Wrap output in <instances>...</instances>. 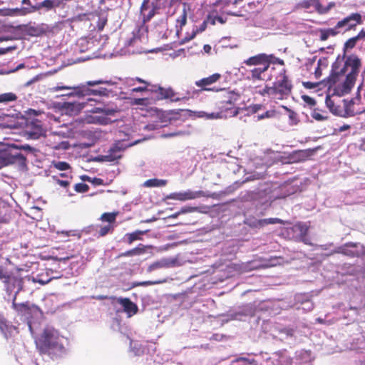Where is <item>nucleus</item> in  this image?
Returning <instances> with one entry per match:
<instances>
[{"instance_id":"f257e3e1","label":"nucleus","mask_w":365,"mask_h":365,"mask_svg":"<svg viewBox=\"0 0 365 365\" xmlns=\"http://www.w3.org/2000/svg\"><path fill=\"white\" fill-rule=\"evenodd\" d=\"M361 68V60L354 54L347 56L343 64L335 61L327 78L329 87H334L341 94L349 93L355 85Z\"/></svg>"},{"instance_id":"f03ea898","label":"nucleus","mask_w":365,"mask_h":365,"mask_svg":"<svg viewBox=\"0 0 365 365\" xmlns=\"http://www.w3.org/2000/svg\"><path fill=\"white\" fill-rule=\"evenodd\" d=\"M35 344L40 355H46L52 360L62 358L66 353L59 333L52 327H46L36 337Z\"/></svg>"},{"instance_id":"7ed1b4c3","label":"nucleus","mask_w":365,"mask_h":365,"mask_svg":"<svg viewBox=\"0 0 365 365\" xmlns=\"http://www.w3.org/2000/svg\"><path fill=\"white\" fill-rule=\"evenodd\" d=\"M243 63L247 66H255L248 71L250 76L247 78L253 82L257 81H263L262 75L267 71L271 63H278L284 65V61L276 57L274 54H267L264 53H258L251 56L243 61Z\"/></svg>"},{"instance_id":"20e7f679","label":"nucleus","mask_w":365,"mask_h":365,"mask_svg":"<svg viewBox=\"0 0 365 365\" xmlns=\"http://www.w3.org/2000/svg\"><path fill=\"white\" fill-rule=\"evenodd\" d=\"M223 91L224 93L220 96V100L218 102L220 111L210 113L200 111L199 112V117H205L207 119H217L237 115L238 110L235 106L237 100V95L233 91H225V89Z\"/></svg>"},{"instance_id":"39448f33","label":"nucleus","mask_w":365,"mask_h":365,"mask_svg":"<svg viewBox=\"0 0 365 365\" xmlns=\"http://www.w3.org/2000/svg\"><path fill=\"white\" fill-rule=\"evenodd\" d=\"M309 228V223L298 222L291 227L287 228L286 233L296 242H302L305 245H312V243L308 236Z\"/></svg>"},{"instance_id":"423d86ee","label":"nucleus","mask_w":365,"mask_h":365,"mask_svg":"<svg viewBox=\"0 0 365 365\" xmlns=\"http://www.w3.org/2000/svg\"><path fill=\"white\" fill-rule=\"evenodd\" d=\"M278 78L279 79L273 83L272 86L275 93V97L282 99L284 96H287L291 93L293 86L289 80L285 69L282 70Z\"/></svg>"},{"instance_id":"0eeeda50","label":"nucleus","mask_w":365,"mask_h":365,"mask_svg":"<svg viewBox=\"0 0 365 365\" xmlns=\"http://www.w3.org/2000/svg\"><path fill=\"white\" fill-rule=\"evenodd\" d=\"M53 91H58L61 90H72L73 91L66 94V96H77L78 98L83 97L86 95H98V96H104L106 94L107 90L106 88L96 90L86 88L85 86H82L81 87H73L68 86H56L52 88Z\"/></svg>"},{"instance_id":"6e6552de","label":"nucleus","mask_w":365,"mask_h":365,"mask_svg":"<svg viewBox=\"0 0 365 365\" xmlns=\"http://www.w3.org/2000/svg\"><path fill=\"white\" fill-rule=\"evenodd\" d=\"M0 280L3 281L7 291L11 292L16 287H18V292L22 289V278L7 272L2 266H0Z\"/></svg>"},{"instance_id":"1a4fd4ad","label":"nucleus","mask_w":365,"mask_h":365,"mask_svg":"<svg viewBox=\"0 0 365 365\" xmlns=\"http://www.w3.org/2000/svg\"><path fill=\"white\" fill-rule=\"evenodd\" d=\"M362 23V16L359 13H352L341 21H339L336 26V29L340 31L342 29H344V31H349L354 29L357 25H360Z\"/></svg>"},{"instance_id":"9d476101","label":"nucleus","mask_w":365,"mask_h":365,"mask_svg":"<svg viewBox=\"0 0 365 365\" xmlns=\"http://www.w3.org/2000/svg\"><path fill=\"white\" fill-rule=\"evenodd\" d=\"M222 78L221 74L218 73H213L210 76L202 78L197 81H195V85L200 88L201 91H215L218 92L220 91H224V88H216L215 87H212L211 86L220 80Z\"/></svg>"},{"instance_id":"9b49d317","label":"nucleus","mask_w":365,"mask_h":365,"mask_svg":"<svg viewBox=\"0 0 365 365\" xmlns=\"http://www.w3.org/2000/svg\"><path fill=\"white\" fill-rule=\"evenodd\" d=\"M46 8V10H51L54 8V2L53 0H44L42 2L35 5L34 6L31 7H21L16 8L12 10V12L15 15L18 16H25L26 14L35 12L37 10L41 9V8Z\"/></svg>"},{"instance_id":"f8f14e48","label":"nucleus","mask_w":365,"mask_h":365,"mask_svg":"<svg viewBox=\"0 0 365 365\" xmlns=\"http://www.w3.org/2000/svg\"><path fill=\"white\" fill-rule=\"evenodd\" d=\"M25 162L26 158L21 153H6L0 155V169L16 163L24 165Z\"/></svg>"},{"instance_id":"ddd939ff","label":"nucleus","mask_w":365,"mask_h":365,"mask_svg":"<svg viewBox=\"0 0 365 365\" xmlns=\"http://www.w3.org/2000/svg\"><path fill=\"white\" fill-rule=\"evenodd\" d=\"M203 195L202 191H192L190 190L180 192H174L171 193L168 198L173 199L180 201H186L190 200H194L198 197H200Z\"/></svg>"},{"instance_id":"4468645a","label":"nucleus","mask_w":365,"mask_h":365,"mask_svg":"<svg viewBox=\"0 0 365 365\" xmlns=\"http://www.w3.org/2000/svg\"><path fill=\"white\" fill-rule=\"evenodd\" d=\"M19 292L17 291L16 294ZM16 294L14 295L13 302H12V307L15 309L19 314L24 316H29L32 313V310L34 309H37V307L34 304H31L29 302L24 303H16Z\"/></svg>"},{"instance_id":"2eb2a0df","label":"nucleus","mask_w":365,"mask_h":365,"mask_svg":"<svg viewBox=\"0 0 365 365\" xmlns=\"http://www.w3.org/2000/svg\"><path fill=\"white\" fill-rule=\"evenodd\" d=\"M155 6L150 0H143L140 7V14L144 22L149 21L155 15Z\"/></svg>"},{"instance_id":"dca6fc26","label":"nucleus","mask_w":365,"mask_h":365,"mask_svg":"<svg viewBox=\"0 0 365 365\" xmlns=\"http://www.w3.org/2000/svg\"><path fill=\"white\" fill-rule=\"evenodd\" d=\"M84 107V103L76 101L64 102L61 108L69 115L78 114Z\"/></svg>"},{"instance_id":"f3484780","label":"nucleus","mask_w":365,"mask_h":365,"mask_svg":"<svg viewBox=\"0 0 365 365\" xmlns=\"http://www.w3.org/2000/svg\"><path fill=\"white\" fill-rule=\"evenodd\" d=\"M117 301L118 304L123 307L124 312H126L129 316H133L138 312V306L129 298L120 297Z\"/></svg>"},{"instance_id":"a211bd4d","label":"nucleus","mask_w":365,"mask_h":365,"mask_svg":"<svg viewBox=\"0 0 365 365\" xmlns=\"http://www.w3.org/2000/svg\"><path fill=\"white\" fill-rule=\"evenodd\" d=\"M150 91L158 93L160 95V98L161 99H173L175 96V92L172 88H165L157 85H152L150 88Z\"/></svg>"},{"instance_id":"6ab92c4d","label":"nucleus","mask_w":365,"mask_h":365,"mask_svg":"<svg viewBox=\"0 0 365 365\" xmlns=\"http://www.w3.org/2000/svg\"><path fill=\"white\" fill-rule=\"evenodd\" d=\"M11 207L3 201H0V222L7 223L10 221Z\"/></svg>"},{"instance_id":"aec40b11","label":"nucleus","mask_w":365,"mask_h":365,"mask_svg":"<svg viewBox=\"0 0 365 365\" xmlns=\"http://www.w3.org/2000/svg\"><path fill=\"white\" fill-rule=\"evenodd\" d=\"M357 245L356 243H346L343 247H339V253H341L344 255H346L350 257H359V252L356 250H352L351 247H356Z\"/></svg>"},{"instance_id":"412c9836","label":"nucleus","mask_w":365,"mask_h":365,"mask_svg":"<svg viewBox=\"0 0 365 365\" xmlns=\"http://www.w3.org/2000/svg\"><path fill=\"white\" fill-rule=\"evenodd\" d=\"M320 34L319 39L322 41H327L330 36H335L340 33V31L336 29V26L334 28L329 29H320L319 30Z\"/></svg>"},{"instance_id":"4be33fe9","label":"nucleus","mask_w":365,"mask_h":365,"mask_svg":"<svg viewBox=\"0 0 365 365\" xmlns=\"http://www.w3.org/2000/svg\"><path fill=\"white\" fill-rule=\"evenodd\" d=\"M269 224H283V220L277 217L257 220L253 222L252 226L256 228H260Z\"/></svg>"},{"instance_id":"5701e85b","label":"nucleus","mask_w":365,"mask_h":365,"mask_svg":"<svg viewBox=\"0 0 365 365\" xmlns=\"http://www.w3.org/2000/svg\"><path fill=\"white\" fill-rule=\"evenodd\" d=\"M146 232L147 231L135 230V232L130 233H126L124 236L123 240L128 245H131L133 242L136 240H141L142 235H145Z\"/></svg>"},{"instance_id":"b1692460","label":"nucleus","mask_w":365,"mask_h":365,"mask_svg":"<svg viewBox=\"0 0 365 365\" xmlns=\"http://www.w3.org/2000/svg\"><path fill=\"white\" fill-rule=\"evenodd\" d=\"M145 252V247L143 245L140 244L138 247H136L133 249H131V250H127L125 252L120 253L118 256V257L120 258V257H132V256H135V255H140L144 254Z\"/></svg>"},{"instance_id":"393cba45","label":"nucleus","mask_w":365,"mask_h":365,"mask_svg":"<svg viewBox=\"0 0 365 365\" xmlns=\"http://www.w3.org/2000/svg\"><path fill=\"white\" fill-rule=\"evenodd\" d=\"M187 24V11L184 8L182 12L180 14L179 16L176 19V33L177 35L179 36L180 33L182 31V27Z\"/></svg>"},{"instance_id":"a878e982","label":"nucleus","mask_w":365,"mask_h":365,"mask_svg":"<svg viewBox=\"0 0 365 365\" xmlns=\"http://www.w3.org/2000/svg\"><path fill=\"white\" fill-rule=\"evenodd\" d=\"M170 265H171V262L169 259H162L159 261H156V262H153V264H151L148 267V272H152V271L158 269L169 267Z\"/></svg>"},{"instance_id":"bb28decb","label":"nucleus","mask_w":365,"mask_h":365,"mask_svg":"<svg viewBox=\"0 0 365 365\" xmlns=\"http://www.w3.org/2000/svg\"><path fill=\"white\" fill-rule=\"evenodd\" d=\"M118 215V212H104L101 215L100 220L103 222H108V225H113L115 222L116 217Z\"/></svg>"},{"instance_id":"cd10ccee","label":"nucleus","mask_w":365,"mask_h":365,"mask_svg":"<svg viewBox=\"0 0 365 365\" xmlns=\"http://www.w3.org/2000/svg\"><path fill=\"white\" fill-rule=\"evenodd\" d=\"M305 153L302 150H297L293 153H292L289 156V159L291 163H297L300 162L304 160Z\"/></svg>"},{"instance_id":"c85d7f7f","label":"nucleus","mask_w":365,"mask_h":365,"mask_svg":"<svg viewBox=\"0 0 365 365\" xmlns=\"http://www.w3.org/2000/svg\"><path fill=\"white\" fill-rule=\"evenodd\" d=\"M167 184V180H159L156 178L149 179L146 180L144 185L146 187H163Z\"/></svg>"},{"instance_id":"c756f323","label":"nucleus","mask_w":365,"mask_h":365,"mask_svg":"<svg viewBox=\"0 0 365 365\" xmlns=\"http://www.w3.org/2000/svg\"><path fill=\"white\" fill-rule=\"evenodd\" d=\"M120 151L121 149L119 147L114 146L109 150V155L106 157L108 158V160L119 159L121 158V155L119 154Z\"/></svg>"},{"instance_id":"7c9ffc66","label":"nucleus","mask_w":365,"mask_h":365,"mask_svg":"<svg viewBox=\"0 0 365 365\" xmlns=\"http://www.w3.org/2000/svg\"><path fill=\"white\" fill-rule=\"evenodd\" d=\"M17 96L14 93H5L0 94V103H9L16 101Z\"/></svg>"},{"instance_id":"2f4dec72","label":"nucleus","mask_w":365,"mask_h":365,"mask_svg":"<svg viewBox=\"0 0 365 365\" xmlns=\"http://www.w3.org/2000/svg\"><path fill=\"white\" fill-rule=\"evenodd\" d=\"M52 166L61 171H64L71 169V165L64 161H53Z\"/></svg>"},{"instance_id":"473e14b6","label":"nucleus","mask_w":365,"mask_h":365,"mask_svg":"<svg viewBox=\"0 0 365 365\" xmlns=\"http://www.w3.org/2000/svg\"><path fill=\"white\" fill-rule=\"evenodd\" d=\"M114 230V225H106L104 226H101L100 227V230L98 231V237H104L106 235L109 233H112Z\"/></svg>"},{"instance_id":"72a5a7b5","label":"nucleus","mask_w":365,"mask_h":365,"mask_svg":"<svg viewBox=\"0 0 365 365\" xmlns=\"http://www.w3.org/2000/svg\"><path fill=\"white\" fill-rule=\"evenodd\" d=\"M257 93L262 96H275V93L273 86H265L264 88L256 91Z\"/></svg>"},{"instance_id":"f704fd0d","label":"nucleus","mask_w":365,"mask_h":365,"mask_svg":"<svg viewBox=\"0 0 365 365\" xmlns=\"http://www.w3.org/2000/svg\"><path fill=\"white\" fill-rule=\"evenodd\" d=\"M359 40H361L360 38H359V34L352 38H349L344 43V48L345 49H352L354 48L356 45V43Z\"/></svg>"},{"instance_id":"c9c22d12","label":"nucleus","mask_w":365,"mask_h":365,"mask_svg":"<svg viewBox=\"0 0 365 365\" xmlns=\"http://www.w3.org/2000/svg\"><path fill=\"white\" fill-rule=\"evenodd\" d=\"M207 25H208L207 22L205 20H204L203 22L200 25V26L192 32V34H190V39H193L195 37L197 34H199V33H201V32L205 31V29L207 27Z\"/></svg>"},{"instance_id":"e433bc0d","label":"nucleus","mask_w":365,"mask_h":365,"mask_svg":"<svg viewBox=\"0 0 365 365\" xmlns=\"http://www.w3.org/2000/svg\"><path fill=\"white\" fill-rule=\"evenodd\" d=\"M312 117L318 121H323L328 119V117L327 115H324L323 113H320V110L319 109H314L312 114Z\"/></svg>"},{"instance_id":"4c0bfd02","label":"nucleus","mask_w":365,"mask_h":365,"mask_svg":"<svg viewBox=\"0 0 365 365\" xmlns=\"http://www.w3.org/2000/svg\"><path fill=\"white\" fill-rule=\"evenodd\" d=\"M74 190L76 192L85 193L88 191L89 186L86 183L79 182L74 185Z\"/></svg>"},{"instance_id":"58836bf2","label":"nucleus","mask_w":365,"mask_h":365,"mask_svg":"<svg viewBox=\"0 0 365 365\" xmlns=\"http://www.w3.org/2000/svg\"><path fill=\"white\" fill-rule=\"evenodd\" d=\"M160 282H157V281H143V282H133L132 284V286L131 287L133 288V287H139V286H149V285H153V284H158L160 283Z\"/></svg>"},{"instance_id":"ea45409f","label":"nucleus","mask_w":365,"mask_h":365,"mask_svg":"<svg viewBox=\"0 0 365 365\" xmlns=\"http://www.w3.org/2000/svg\"><path fill=\"white\" fill-rule=\"evenodd\" d=\"M302 98L303 99L304 102H305L307 104H308L310 106H314L317 103L315 99H314L313 98H312L309 96L303 95L302 96Z\"/></svg>"},{"instance_id":"a19ab883","label":"nucleus","mask_w":365,"mask_h":365,"mask_svg":"<svg viewBox=\"0 0 365 365\" xmlns=\"http://www.w3.org/2000/svg\"><path fill=\"white\" fill-rule=\"evenodd\" d=\"M335 4L334 3H330L326 7H323L322 6H319L317 7V11L319 14H327L331 8H332L333 6H334Z\"/></svg>"},{"instance_id":"79ce46f5","label":"nucleus","mask_w":365,"mask_h":365,"mask_svg":"<svg viewBox=\"0 0 365 365\" xmlns=\"http://www.w3.org/2000/svg\"><path fill=\"white\" fill-rule=\"evenodd\" d=\"M235 362H245L247 364H256V361L255 359H250L246 357H238L235 360Z\"/></svg>"},{"instance_id":"37998d69","label":"nucleus","mask_w":365,"mask_h":365,"mask_svg":"<svg viewBox=\"0 0 365 365\" xmlns=\"http://www.w3.org/2000/svg\"><path fill=\"white\" fill-rule=\"evenodd\" d=\"M53 178L55 180L56 182L58 185H60L63 187L67 188L70 185L71 182L68 180H60V179L57 178L56 176H53Z\"/></svg>"},{"instance_id":"c03bdc74","label":"nucleus","mask_w":365,"mask_h":365,"mask_svg":"<svg viewBox=\"0 0 365 365\" xmlns=\"http://www.w3.org/2000/svg\"><path fill=\"white\" fill-rule=\"evenodd\" d=\"M105 83H108V81L102 80V79L95 80V81H89L86 83V86H97V85H100V84H105Z\"/></svg>"},{"instance_id":"a18cd8bd","label":"nucleus","mask_w":365,"mask_h":365,"mask_svg":"<svg viewBox=\"0 0 365 365\" xmlns=\"http://www.w3.org/2000/svg\"><path fill=\"white\" fill-rule=\"evenodd\" d=\"M217 18V15L208 14L205 20L208 24L215 25L216 24Z\"/></svg>"},{"instance_id":"49530a36","label":"nucleus","mask_w":365,"mask_h":365,"mask_svg":"<svg viewBox=\"0 0 365 365\" xmlns=\"http://www.w3.org/2000/svg\"><path fill=\"white\" fill-rule=\"evenodd\" d=\"M51 280V278H46L43 277L42 274H39L37 275V278L36 279V282H38L41 284H46L48 282H49Z\"/></svg>"},{"instance_id":"de8ad7c7","label":"nucleus","mask_w":365,"mask_h":365,"mask_svg":"<svg viewBox=\"0 0 365 365\" xmlns=\"http://www.w3.org/2000/svg\"><path fill=\"white\" fill-rule=\"evenodd\" d=\"M149 86H143L135 87L131 90V92L132 93H138V92H144V91H150V88H149Z\"/></svg>"},{"instance_id":"09e8293b","label":"nucleus","mask_w":365,"mask_h":365,"mask_svg":"<svg viewBox=\"0 0 365 365\" xmlns=\"http://www.w3.org/2000/svg\"><path fill=\"white\" fill-rule=\"evenodd\" d=\"M195 210H196V207L185 206V207H182L179 211L180 212V215H182V214H185V213H188V212H192Z\"/></svg>"},{"instance_id":"8fccbe9b","label":"nucleus","mask_w":365,"mask_h":365,"mask_svg":"<svg viewBox=\"0 0 365 365\" xmlns=\"http://www.w3.org/2000/svg\"><path fill=\"white\" fill-rule=\"evenodd\" d=\"M62 233L66 236H76L78 239L81 237V234L79 232H76L75 230L63 231Z\"/></svg>"},{"instance_id":"3c124183","label":"nucleus","mask_w":365,"mask_h":365,"mask_svg":"<svg viewBox=\"0 0 365 365\" xmlns=\"http://www.w3.org/2000/svg\"><path fill=\"white\" fill-rule=\"evenodd\" d=\"M317 85H318V83H312V82H309V81L303 83V86L306 88H309V89L314 88L317 86Z\"/></svg>"},{"instance_id":"603ef678","label":"nucleus","mask_w":365,"mask_h":365,"mask_svg":"<svg viewBox=\"0 0 365 365\" xmlns=\"http://www.w3.org/2000/svg\"><path fill=\"white\" fill-rule=\"evenodd\" d=\"M91 182L92 183H93L94 185H103V180L101 178H94L91 179Z\"/></svg>"},{"instance_id":"864d4df0","label":"nucleus","mask_w":365,"mask_h":365,"mask_svg":"<svg viewBox=\"0 0 365 365\" xmlns=\"http://www.w3.org/2000/svg\"><path fill=\"white\" fill-rule=\"evenodd\" d=\"M144 98H135L133 101V105H143Z\"/></svg>"},{"instance_id":"5fc2aeb1","label":"nucleus","mask_w":365,"mask_h":365,"mask_svg":"<svg viewBox=\"0 0 365 365\" xmlns=\"http://www.w3.org/2000/svg\"><path fill=\"white\" fill-rule=\"evenodd\" d=\"M262 108V106L259 104H256L250 107L253 113H257L259 110H260Z\"/></svg>"},{"instance_id":"6e6d98bb","label":"nucleus","mask_w":365,"mask_h":365,"mask_svg":"<svg viewBox=\"0 0 365 365\" xmlns=\"http://www.w3.org/2000/svg\"><path fill=\"white\" fill-rule=\"evenodd\" d=\"M99 110H101L102 113H105L106 115H110L113 113V111L111 110H109V109H107V110H102V109H100L98 108H96V110L94 111L95 113H97L98 112Z\"/></svg>"},{"instance_id":"4d7b16f0","label":"nucleus","mask_w":365,"mask_h":365,"mask_svg":"<svg viewBox=\"0 0 365 365\" xmlns=\"http://www.w3.org/2000/svg\"><path fill=\"white\" fill-rule=\"evenodd\" d=\"M135 81H138V83H143L144 86H151L150 83L139 77H136L135 78Z\"/></svg>"},{"instance_id":"13d9d810","label":"nucleus","mask_w":365,"mask_h":365,"mask_svg":"<svg viewBox=\"0 0 365 365\" xmlns=\"http://www.w3.org/2000/svg\"><path fill=\"white\" fill-rule=\"evenodd\" d=\"M6 327V320L4 318H0V329L3 330Z\"/></svg>"},{"instance_id":"bf43d9fd","label":"nucleus","mask_w":365,"mask_h":365,"mask_svg":"<svg viewBox=\"0 0 365 365\" xmlns=\"http://www.w3.org/2000/svg\"><path fill=\"white\" fill-rule=\"evenodd\" d=\"M280 257H271L269 259V262H270V264L272 265H276L277 262H276L275 261H277Z\"/></svg>"},{"instance_id":"052dcab7","label":"nucleus","mask_w":365,"mask_h":365,"mask_svg":"<svg viewBox=\"0 0 365 365\" xmlns=\"http://www.w3.org/2000/svg\"><path fill=\"white\" fill-rule=\"evenodd\" d=\"M269 111H267L262 115H259L257 116V120H262L264 118H269Z\"/></svg>"},{"instance_id":"680f3d73","label":"nucleus","mask_w":365,"mask_h":365,"mask_svg":"<svg viewBox=\"0 0 365 365\" xmlns=\"http://www.w3.org/2000/svg\"><path fill=\"white\" fill-rule=\"evenodd\" d=\"M190 35H189V36H186L185 38H183L180 41V45H182V44H184V43H187V42H188V41H191L192 39H190Z\"/></svg>"},{"instance_id":"e2e57ef3","label":"nucleus","mask_w":365,"mask_h":365,"mask_svg":"<svg viewBox=\"0 0 365 365\" xmlns=\"http://www.w3.org/2000/svg\"><path fill=\"white\" fill-rule=\"evenodd\" d=\"M359 38L365 41V30L362 29L359 32Z\"/></svg>"},{"instance_id":"0e129e2a","label":"nucleus","mask_w":365,"mask_h":365,"mask_svg":"<svg viewBox=\"0 0 365 365\" xmlns=\"http://www.w3.org/2000/svg\"><path fill=\"white\" fill-rule=\"evenodd\" d=\"M203 49H204L205 52L209 53L211 51V46L208 44H205L203 46Z\"/></svg>"},{"instance_id":"69168bd1","label":"nucleus","mask_w":365,"mask_h":365,"mask_svg":"<svg viewBox=\"0 0 365 365\" xmlns=\"http://www.w3.org/2000/svg\"><path fill=\"white\" fill-rule=\"evenodd\" d=\"M107 119L106 118H98L97 120V122L101 123V124H106L107 122Z\"/></svg>"},{"instance_id":"338daca9","label":"nucleus","mask_w":365,"mask_h":365,"mask_svg":"<svg viewBox=\"0 0 365 365\" xmlns=\"http://www.w3.org/2000/svg\"><path fill=\"white\" fill-rule=\"evenodd\" d=\"M315 75L317 77H319L321 75V69L319 67V64L318 65L317 68L315 70Z\"/></svg>"},{"instance_id":"774afa93","label":"nucleus","mask_w":365,"mask_h":365,"mask_svg":"<svg viewBox=\"0 0 365 365\" xmlns=\"http://www.w3.org/2000/svg\"><path fill=\"white\" fill-rule=\"evenodd\" d=\"M81 179L84 181H88V182H91V178L89 177V176H87V175H83L81 177Z\"/></svg>"}]
</instances>
